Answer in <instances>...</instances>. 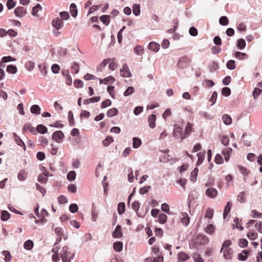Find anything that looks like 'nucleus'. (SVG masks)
Segmentation results:
<instances>
[{
  "label": "nucleus",
  "mask_w": 262,
  "mask_h": 262,
  "mask_svg": "<svg viewBox=\"0 0 262 262\" xmlns=\"http://www.w3.org/2000/svg\"><path fill=\"white\" fill-rule=\"evenodd\" d=\"M246 43L244 39L241 38L237 40V47L240 50H243L246 47Z\"/></svg>",
  "instance_id": "nucleus-29"
},
{
  "label": "nucleus",
  "mask_w": 262,
  "mask_h": 262,
  "mask_svg": "<svg viewBox=\"0 0 262 262\" xmlns=\"http://www.w3.org/2000/svg\"><path fill=\"white\" fill-rule=\"evenodd\" d=\"M110 16L107 15H103L100 17V20L105 25H108L110 23Z\"/></svg>",
  "instance_id": "nucleus-31"
},
{
  "label": "nucleus",
  "mask_w": 262,
  "mask_h": 262,
  "mask_svg": "<svg viewBox=\"0 0 262 262\" xmlns=\"http://www.w3.org/2000/svg\"><path fill=\"white\" fill-rule=\"evenodd\" d=\"M41 108L37 104H34L30 108V112L32 114L39 115L40 114Z\"/></svg>",
  "instance_id": "nucleus-14"
},
{
  "label": "nucleus",
  "mask_w": 262,
  "mask_h": 262,
  "mask_svg": "<svg viewBox=\"0 0 262 262\" xmlns=\"http://www.w3.org/2000/svg\"><path fill=\"white\" fill-rule=\"evenodd\" d=\"M233 222L236 225V227L239 229L240 230H243V227L241 225L239 226V224H241V220H239L238 218L237 217H236L233 220Z\"/></svg>",
  "instance_id": "nucleus-55"
},
{
  "label": "nucleus",
  "mask_w": 262,
  "mask_h": 262,
  "mask_svg": "<svg viewBox=\"0 0 262 262\" xmlns=\"http://www.w3.org/2000/svg\"><path fill=\"white\" fill-rule=\"evenodd\" d=\"M52 24L56 30H60L63 26V23L59 18L53 20Z\"/></svg>",
  "instance_id": "nucleus-8"
},
{
  "label": "nucleus",
  "mask_w": 262,
  "mask_h": 262,
  "mask_svg": "<svg viewBox=\"0 0 262 262\" xmlns=\"http://www.w3.org/2000/svg\"><path fill=\"white\" fill-rule=\"evenodd\" d=\"M55 232L58 237H62L63 239L66 240L68 238L67 234L62 228L56 227L54 229Z\"/></svg>",
  "instance_id": "nucleus-5"
},
{
  "label": "nucleus",
  "mask_w": 262,
  "mask_h": 262,
  "mask_svg": "<svg viewBox=\"0 0 262 262\" xmlns=\"http://www.w3.org/2000/svg\"><path fill=\"white\" fill-rule=\"evenodd\" d=\"M2 255L5 256L4 260L5 262H10L11 259L10 253L8 251H3Z\"/></svg>",
  "instance_id": "nucleus-35"
},
{
  "label": "nucleus",
  "mask_w": 262,
  "mask_h": 262,
  "mask_svg": "<svg viewBox=\"0 0 262 262\" xmlns=\"http://www.w3.org/2000/svg\"><path fill=\"white\" fill-rule=\"evenodd\" d=\"M118 114V110L116 108H112L107 111L106 115L108 117H113L117 115Z\"/></svg>",
  "instance_id": "nucleus-23"
},
{
  "label": "nucleus",
  "mask_w": 262,
  "mask_h": 262,
  "mask_svg": "<svg viewBox=\"0 0 262 262\" xmlns=\"http://www.w3.org/2000/svg\"><path fill=\"white\" fill-rule=\"evenodd\" d=\"M76 172L75 171H71L67 174V179L69 181H74L76 178Z\"/></svg>",
  "instance_id": "nucleus-39"
},
{
  "label": "nucleus",
  "mask_w": 262,
  "mask_h": 262,
  "mask_svg": "<svg viewBox=\"0 0 262 262\" xmlns=\"http://www.w3.org/2000/svg\"><path fill=\"white\" fill-rule=\"evenodd\" d=\"M64 137L63 132L61 130H57L53 133L52 138L57 143H61Z\"/></svg>",
  "instance_id": "nucleus-3"
},
{
  "label": "nucleus",
  "mask_w": 262,
  "mask_h": 262,
  "mask_svg": "<svg viewBox=\"0 0 262 262\" xmlns=\"http://www.w3.org/2000/svg\"><path fill=\"white\" fill-rule=\"evenodd\" d=\"M232 206V203L230 202H228L226 206L225 207L224 213H223V217L224 219H225L228 214L230 212L231 210V207Z\"/></svg>",
  "instance_id": "nucleus-22"
},
{
  "label": "nucleus",
  "mask_w": 262,
  "mask_h": 262,
  "mask_svg": "<svg viewBox=\"0 0 262 262\" xmlns=\"http://www.w3.org/2000/svg\"><path fill=\"white\" fill-rule=\"evenodd\" d=\"M221 141L224 145L227 146L229 143V139L228 136H223L221 138Z\"/></svg>",
  "instance_id": "nucleus-42"
},
{
  "label": "nucleus",
  "mask_w": 262,
  "mask_h": 262,
  "mask_svg": "<svg viewBox=\"0 0 262 262\" xmlns=\"http://www.w3.org/2000/svg\"><path fill=\"white\" fill-rule=\"evenodd\" d=\"M15 6V2L13 0H8L7 2V7L8 9L10 10L14 8Z\"/></svg>",
  "instance_id": "nucleus-60"
},
{
  "label": "nucleus",
  "mask_w": 262,
  "mask_h": 262,
  "mask_svg": "<svg viewBox=\"0 0 262 262\" xmlns=\"http://www.w3.org/2000/svg\"><path fill=\"white\" fill-rule=\"evenodd\" d=\"M131 206L133 210H134L136 212V214L138 217H144L139 212V210L140 207V204L138 201H134L133 202Z\"/></svg>",
  "instance_id": "nucleus-6"
},
{
  "label": "nucleus",
  "mask_w": 262,
  "mask_h": 262,
  "mask_svg": "<svg viewBox=\"0 0 262 262\" xmlns=\"http://www.w3.org/2000/svg\"><path fill=\"white\" fill-rule=\"evenodd\" d=\"M156 120V116L152 114L148 117L149 126L151 128H154L156 126L155 122Z\"/></svg>",
  "instance_id": "nucleus-13"
},
{
  "label": "nucleus",
  "mask_w": 262,
  "mask_h": 262,
  "mask_svg": "<svg viewBox=\"0 0 262 262\" xmlns=\"http://www.w3.org/2000/svg\"><path fill=\"white\" fill-rule=\"evenodd\" d=\"M112 60V59L111 58H107L104 59L102 63H101L99 68H97V70H100V71H102V69L104 67H105L107 64L110 62Z\"/></svg>",
  "instance_id": "nucleus-44"
},
{
  "label": "nucleus",
  "mask_w": 262,
  "mask_h": 262,
  "mask_svg": "<svg viewBox=\"0 0 262 262\" xmlns=\"http://www.w3.org/2000/svg\"><path fill=\"white\" fill-rule=\"evenodd\" d=\"M151 188L150 186H144L141 188L139 190V193L141 194H144L148 192L149 190Z\"/></svg>",
  "instance_id": "nucleus-54"
},
{
  "label": "nucleus",
  "mask_w": 262,
  "mask_h": 262,
  "mask_svg": "<svg viewBox=\"0 0 262 262\" xmlns=\"http://www.w3.org/2000/svg\"><path fill=\"white\" fill-rule=\"evenodd\" d=\"M167 215L164 213H161L158 216V222L160 224H164L167 221Z\"/></svg>",
  "instance_id": "nucleus-37"
},
{
  "label": "nucleus",
  "mask_w": 262,
  "mask_h": 262,
  "mask_svg": "<svg viewBox=\"0 0 262 262\" xmlns=\"http://www.w3.org/2000/svg\"><path fill=\"white\" fill-rule=\"evenodd\" d=\"M27 172L25 170H21L19 171L17 175V178L19 181H24L27 177Z\"/></svg>",
  "instance_id": "nucleus-26"
},
{
  "label": "nucleus",
  "mask_w": 262,
  "mask_h": 262,
  "mask_svg": "<svg viewBox=\"0 0 262 262\" xmlns=\"http://www.w3.org/2000/svg\"><path fill=\"white\" fill-rule=\"evenodd\" d=\"M251 216L253 218H258L262 216V213L257 211L255 210H253L251 211Z\"/></svg>",
  "instance_id": "nucleus-63"
},
{
  "label": "nucleus",
  "mask_w": 262,
  "mask_h": 262,
  "mask_svg": "<svg viewBox=\"0 0 262 262\" xmlns=\"http://www.w3.org/2000/svg\"><path fill=\"white\" fill-rule=\"evenodd\" d=\"M189 258V256L183 252H180L178 255V260L179 262H183L186 261Z\"/></svg>",
  "instance_id": "nucleus-17"
},
{
  "label": "nucleus",
  "mask_w": 262,
  "mask_h": 262,
  "mask_svg": "<svg viewBox=\"0 0 262 262\" xmlns=\"http://www.w3.org/2000/svg\"><path fill=\"white\" fill-rule=\"evenodd\" d=\"M36 130L39 133L45 134L47 133L48 129L45 125L39 124L36 126Z\"/></svg>",
  "instance_id": "nucleus-20"
},
{
  "label": "nucleus",
  "mask_w": 262,
  "mask_h": 262,
  "mask_svg": "<svg viewBox=\"0 0 262 262\" xmlns=\"http://www.w3.org/2000/svg\"><path fill=\"white\" fill-rule=\"evenodd\" d=\"M215 162L216 164H221L223 163V159L221 155L217 154L216 155L215 157Z\"/></svg>",
  "instance_id": "nucleus-57"
},
{
  "label": "nucleus",
  "mask_w": 262,
  "mask_h": 262,
  "mask_svg": "<svg viewBox=\"0 0 262 262\" xmlns=\"http://www.w3.org/2000/svg\"><path fill=\"white\" fill-rule=\"evenodd\" d=\"M133 147L134 148H138L141 145L142 142L141 139L137 137H134L133 139Z\"/></svg>",
  "instance_id": "nucleus-25"
},
{
  "label": "nucleus",
  "mask_w": 262,
  "mask_h": 262,
  "mask_svg": "<svg viewBox=\"0 0 262 262\" xmlns=\"http://www.w3.org/2000/svg\"><path fill=\"white\" fill-rule=\"evenodd\" d=\"M59 15H60V16L61 17V19L63 20H67L70 17L69 14L67 11L61 12L59 13Z\"/></svg>",
  "instance_id": "nucleus-45"
},
{
  "label": "nucleus",
  "mask_w": 262,
  "mask_h": 262,
  "mask_svg": "<svg viewBox=\"0 0 262 262\" xmlns=\"http://www.w3.org/2000/svg\"><path fill=\"white\" fill-rule=\"evenodd\" d=\"M262 93V90L255 88L252 93V95L254 99H256L260 94Z\"/></svg>",
  "instance_id": "nucleus-36"
},
{
  "label": "nucleus",
  "mask_w": 262,
  "mask_h": 262,
  "mask_svg": "<svg viewBox=\"0 0 262 262\" xmlns=\"http://www.w3.org/2000/svg\"><path fill=\"white\" fill-rule=\"evenodd\" d=\"M120 75L123 77H130L132 76L127 64L123 65L122 69L120 70Z\"/></svg>",
  "instance_id": "nucleus-4"
},
{
  "label": "nucleus",
  "mask_w": 262,
  "mask_h": 262,
  "mask_svg": "<svg viewBox=\"0 0 262 262\" xmlns=\"http://www.w3.org/2000/svg\"><path fill=\"white\" fill-rule=\"evenodd\" d=\"M173 136L176 139H184L186 137L185 134H183V128L178 124L174 126Z\"/></svg>",
  "instance_id": "nucleus-1"
},
{
  "label": "nucleus",
  "mask_w": 262,
  "mask_h": 262,
  "mask_svg": "<svg viewBox=\"0 0 262 262\" xmlns=\"http://www.w3.org/2000/svg\"><path fill=\"white\" fill-rule=\"evenodd\" d=\"M58 201L60 204L66 203L68 202V199L65 196L60 195L58 197Z\"/></svg>",
  "instance_id": "nucleus-61"
},
{
  "label": "nucleus",
  "mask_w": 262,
  "mask_h": 262,
  "mask_svg": "<svg viewBox=\"0 0 262 262\" xmlns=\"http://www.w3.org/2000/svg\"><path fill=\"white\" fill-rule=\"evenodd\" d=\"M148 48L155 52H157L160 49V45L155 42H151L148 45Z\"/></svg>",
  "instance_id": "nucleus-16"
},
{
  "label": "nucleus",
  "mask_w": 262,
  "mask_h": 262,
  "mask_svg": "<svg viewBox=\"0 0 262 262\" xmlns=\"http://www.w3.org/2000/svg\"><path fill=\"white\" fill-rule=\"evenodd\" d=\"M134 88L132 86L128 87L124 92V96H128L134 92Z\"/></svg>",
  "instance_id": "nucleus-59"
},
{
  "label": "nucleus",
  "mask_w": 262,
  "mask_h": 262,
  "mask_svg": "<svg viewBox=\"0 0 262 262\" xmlns=\"http://www.w3.org/2000/svg\"><path fill=\"white\" fill-rule=\"evenodd\" d=\"M125 205L124 203L121 202L118 204L117 210L119 214L121 215L123 214L125 212Z\"/></svg>",
  "instance_id": "nucleus-28"
},
{
  "label": "nucleus",
  "mask_w": 262,
  "mask_h": 262,
  "mask_svg": "<svg viewBox=\"0 0 262 262\" xmlns=\"http://www.w3.org/2000/svg\"><path fill=\"white\" fill-rule=\"evenodd\" d=\"M232 151V148L230 147L225 148L222 150V154L224 156L225 160L228 162L230 159V152Z\"/></svg>",
  "instance_id": "nucleus-12"
},
{
  "label": "nucleus",
  "mask_w": 262,
  "mask_h": 262,
  "mask_svg": "<svg viewBox=\"0 0 262 262\" xmlns=\"http://www.w3.org/2000/svg\"><path fill=\"white\" fill-rule=\"evenodd\" d=\"M144 49L141 46H137L134 48V52L138 55H141Z\"/></svg>",
  "instance_id": "nucleus-50"
},
{
  "label": "nucleus",
  "mask_w": 262,
  "mask_h": 262,
  "mask_svg": "<svg viewBox=\"0 0 262 262\" xmlns=\"http://www.w3.org/2000/svg\"><path fill=\"white\" fill-rule=\"evenodd\" d=\"M14 13L16 16L21 17L26 14V11L24 7H18L15 9Z\"/></svg>",
  "instance_id": "nucleus-10"
},
{
  "label": "nucleus",
  "mask_w": 262,
  "mask_h": 262,
  "mask_svg": "<svg viewBox=\"0 0 262 262\" xmlns=\"http://www.w3.org/2000/svg\"><path fill=\"white\" fill-rule=\"evenodd\" d=\"M226 66L228 69L234 70L235 68V61L233 60H230L227 62Z\"/></svg>",
  "instance_id": "nucleus-47"
},
{
  "label": "nucleus",
  "mask_w": 262,
  "mask_h": 262,
  "mask_svg": "<svg viewBox=\"0 0 262 262\" xmlns=\"http://www.w3.org/2000/svg\"><path fill=\"white\" fill-rule=\"evenodd\" d=\"M235 57L239 59H243L245 57H247V55L245 53L237 51L235 53Z\"/></svg>",
  "instance_id": "nucleus-43"
},
{
  "label": "nucleus",
  "mask_w": 262,
  "mask_h": 262,
  "mask_svg": "<svg viewBox=\"0 0 262 262\" xmlns=\"http://www.w3.org/2000/svg\"><path fill=\"white\" fill-rule=\"evenodd\" d=\"M70 11L72 17H75L77 16L78 14V10L77 9L76 5L75 4L72 3L71 4L70 7Z\"/></svg>",
  "instance_id": "nucleus-15"
},
{
  "label": "nucleus",
  "mask_w": 262,
  "mask_h": 262,
  "mask_svg": "<svg viewBox=\"0 0 262 262\" xmlns=\"http://www.w3.org/2000/svg\"><path fill=\"white\" fill-rule=\"evenodd\" d=\"M140 6L139 4H135L133 6V13L135 16H139L140 14Z\"/></svg>",
  "instance_id": "nucleus-24"
},
{
  "label": "nucleus",
  "mask_w": 262,
  "mask_h": 262,
  "mask_svg": "<svg viewBox=\"0 0 262 262\" xmlns=\"http://www.w3.org/2000/svg\"><path fill=\"white\" fill-rule=\"evenodd\" d=\"M248 241L246 238H241L238 240V245L241 248H245L248 245Z\"/></svg>",
  "instance_id": "nucleus-40"
},
{
  "label": "nucleus",
  "mask_w": 262,
  "mask_h": 262,
  "mask_svg": "<svg viewBox=\"0 0 262 262\" xmlns=\"http://www.w3.org/2000/svg\"><path fill=\"white\" fill-rule=\"evenodd\" d=\"M68 250L69 248L67 246H63L60 252L62 262H70V260L68 259V257L70 254Z\"/></svg>",
  "instance_id": "nucleus-2"
},
{
  "label": "nucleus",
  "mask_w": 262,
  "mask_h": 262,
  "mask_svg": "<svg viewBox=\"0 0 262 262\" xmlns=\"http://www.w3.org/2000/svg\"><path fill=\"white\" fill-rule=\"evenodd\" d=\"M7 71L11 74H15L17 72V68L15 66L10 64L7 67Z\"/></svg>",
  "instance_id": "nucleus-33"
},
{
  "label": "nucleus",
  "mask_w": 262,
  "mask_h": 262,
  "mask_svg": "<svg viewBox=\"0 0 262 262\" xmlns=\"http://www.w3.org/2000/svg\"><path fill=\"white\" fill-rule=\"evenodd\" d=\"M194 131V129L192 127V124L190 122H188L185 129V136H187L188 135H189L191 132H193Z\"/></svg>",
  "instance_id": "nucleus-18"
},
{
  "label": "nucleus",
  "mask_w": 262,
  "mask_h": 262,
  "mask_svg": "<svg viewBox=\"0 0 262 262\" xmlns=\"http://www.w3.org/2000/svg\"><path fill=\"white\" fill-rule=\"evenodd\" d=\"M214 211L212 209L208 208L205 213V217L212 219L213 217Z\"/></svg>",
  "instance_id": "nucleus-56"
},
{
  "label": "nucleus",
  "mask_w": 262,
  "mask_h": 262,
  "mask_svg": "<svg viewBox=\"0 0 262 262\" xmlns=\"http://www.w3.org/2000/svg\"><path fill=\"white\" fill-rule=\"evenodd\" d=\"M205 194L210 198H214L217 194V191L215 188H209L205 192Z\"/></svg>",
  "instance_id": "nucleus-7"
},
{
  "label": "nucleus",
  "mask_w": 262,
  "mask_h": 262,
  "mask_svg": "<svg viewBox=\"0 0 262 262\" xmlns=\"http://www.w3.org/2000/svg\"><path fill=\"white\" fill-rule=\"evenodd\" d=\"M51 69L53 73L57 74L59 71L60 67L57 64H54L52 66Z\"/></svg>",
  "instance_id": "nucleus-62"
},
{
  "label": "nucleus",
  "mask_w": 262,
  "mask_h": 262,
  "mask_svg": "<svg viewBox=\"0 0 262 262\" xmlns=\"http://www.w3.org/2000/svg\"><path fill=\"white\" fill-rule=\"evenodd\" d=\"M10 216L9 213L5 210H3L1 212V219L3 221H7Z\"/></svg>",
  "instance_id": "nucleus-32"
},
{
  "label": "nucleus",
  "mask_w": 262,
  "mask_h": 262,
  "mask_svg": "<svg viewBox=\"0 0 262 262\" xmlns=\"http://www.w3.org/2000/svg\"><path fill=\"white\" fill-rule=\"evenodd\" d=\"M13 136L14 140L16 143L20 146H24L25 147V145L22 140L19 138V136L17 135L16 133H13Z\"/></svg>",
  "instance_id": "nucleus-30"
},
{
  "label": "nucleus",
  "mask_w": 262,
  "mask_h": 262,
  "mask_svg": "<svg viewBox=\"0 0 262 262\" xmlns=\"http://www.w3.org/2000/svg\"><path fill=\"white\" fill-rule=\"evenodd\" d=\"M113 141V139L112 137L110 136H107L106 138L102 141V144L105 146H108Z\"/></svg>",
  "instance_id": "nucleus-41"
},
{
  "label": "nucleus",
  "mask_w": 262,
  "mask_h": 262,
  "mask_svg": "<svg viewBox=\"0 0 262 262\" xmlns=\"http://www.w3.org/2000/svg\"><path fill=\"white\" fill-rule=\"evenodd\" d=\"M74 84L77 88H81L83 86V81L80 79H76L74 80Z\"/></svg>",
  "instance_id": "nucleus-52"
},
{
  "label": "nucleus",
  "mask_w": 262,
  "mask_h": 262,
  "mask_svg": "<svg viewBox=\"0 0 262 262\" xmlns=\"http://www.w3.org/2000/svg\"><path fill=\"white\" fill-rule=\"evenodd\" d=\"M219 23L222 26H226L228 24L229 20L227 17L223 16L220 18Z\"/></svg>",
  "instance_id": "nucleus-38"
},
{
  "label": "nucleus",
  "mask_w": 262,
  "mask_h": 262,
  "mask_svg": "<svg viewBox=\"0 0 262 262\" xmlns=\"http://www.w3.org/2000/svg\"><path fill=\"white\" fill-rule=\"evenodd\" d=\"M123 236L121 231V227L120 225H118L115 230L113 232V236L114 238H121Z\"/></svg>",
  "instance_id": "nucleus-9"
},
{
  "label": "nucleus",
  "mask_w": 262,
  "mask_h": 262,
  "mask_svg": "<svg viewBox=\"0 0 262 262\" xmlns=\"http://www.w3.org/2000/svg\"><path fill=\"white\" fill-rule=\"evenodd\" d=\"M41 10V6L40 4H38L36 6L33 8L32 14L33 15H37V12Z\"/></svg>",
  "instance_id": "nucleus-51"
},
{
  "label": "nucleus",
  "mask_w": 262,
  "mask_h": 262,
  "mask_svg": "<svg viewBox=\"0 0 262 262\" xmlns=\"http://www.w3.org/2000/svg\"><path fill=\"white\" fill-rule=\"evenodd\" d=\"M198 173V169L195 168L191 172L190 179L192 182H195L196 181V177Z\"/></svg>",
  "instance_id": "nucleus-27"
},
{
  "label": "nucleus",
  "mask_w": 262,
  "mask_h": 262,
  "mask_svg": "<svg viewBox=\"0 0 262 262\" xmlns=\"http://www.w3.org/2000/svg\"><path fill=\"white\" fill-rule=\"evenodd\" d=\"M181 222L185 226H187L189 223V219L186 213H182L181 216Z\"/></svg>",
  "instance_id": "nucleus-11"
},
{
  "label": "nucleus",
  "mask_w": 262,
  "mask_h": 262,
  "mask_svg": "<svg viewBox=\"0 0 262 262\" xmlns=\"http://www.w3.org/2000/svg\"><path fill=\"white\" fill-rule=\"evenodd\" d=\"M222 94L225 96H229L231 94L230 89L228 87H224L222 90Z\"/></svg>",
  "instance_id": "nucleus-46"
},
{
  "label": "nucleus",
  "mask_w": 262,
  "mask_h": 262,
  "mask_svg": "<svg viewBox=\"0 0 262 262\" xmlns=\"http://www.w3.org/2000/svg\"><path fill=\"white\" fill-rule=\"evenodd\" d=\"M78 210V207L76 204H71L69 206V210L72 213H76Z\"/></svg>",
  "instance_id": "nucleus-49"
},
{
  "label": "nucleus",
  "mask_w": 262,
  "mask_h": 262,
  "mask_svg": "<svg viewBox=\"0 0 262 262\" xmlns=\"http://www.w3.org/2000/svg\"><path fill=\"white\" fill-rule=\"evenodd\" d=\"M204 153L202 154L201 152H199L197 154V156L198 157V160L196 162V164L198 165H200L203 162L204 158Z\"/></svg>",
  "instance_id": "nucleus-53"
},
{
  "label": "nucleus",
  "mask_w": 262,
  "mask_h": 262,
  "mask_svg": "<svg viewBox=\"0 0 262 262\" xmlns=\"http://www.w3.org/2000/svg\"><path fill=\"white\" fill-rule=\"evenodd\" d=\"M189 33L192 36H196L198 34L197 29L194 27H192L189 29Z\"/></svg>",
  "instance_id": "nucleus-58"
},
{
  "label": "nucleus",
  "mask_w": 262,
  "mask_h": 262,
  "mask_svg": "<svg viewBox=\"0 0 262 262\" xmlns=\"http://www.w3.org/2000/svg\"><path fill=\"white\" fill-rule=\"evenodd\" d=\"M214 227L212 224L208 225L206 228V232L207 233L211 234L214 232Z\"/></svg>",
  "instance_id": "nucleus-64"
},
{
  "label": "nucleus",
  "mask_w": 262,
  "mask_h": 262,
  "mask_svg": "<svg viewBox=\"0 0 262 262\" xmlns=\"http://www.w3.org/2000/svg\"><path fill=\"white\" fill-rule=\"evenodd\" d=\"M33 247V243L31 240H28L26 241L24 245V247L25 249L30 250Z\"/></svg>",
  "instance_id": "nucleus-34"
},
{
  "label": "nucleus",
  "mask_w": 262,
  "mask_h": 262,
  "mask_svg": "<svg viewBox=\"0 0 262 262\" xmlns=\"http://www.w3.org/2000/svg\"><path fill=\"white\" fill-rule=\"evenodd\" d=\"M114 249L116 252H120L123 249V243L121 242H117L114 243Z\"/></svg>",
  "instance_id": "nucleus-21"
},
{
  "label": "nucleus",
  "mask_w": 262,
  "mask_h": 262,
  "mask_svg": "<svg viewBox=\"0 0 262 262\" xmlns=\"http://www.w3.org/2000/svg\"><path fill=\"white\" fill-rule=\"evenodd\" d=\"M222 120L223 122L226 125H230L232 123V118L231 117L227 114H224L222 116Z\"/></svg>",
  "instance_id": "nucleus-19"
},
{
  "label": "nucleus",
  "mask_w": 262,
  "mask_h": 262,
  "mask_svg": "<svg viewBox=\"0 0 262 262\" xmlns=\"http://www.w3.org/2000/svg\"><path fill=\"white\" fill-rule=\"evenodd\" d=\"M147 260H150L151 262H163V257L161 256H159L156 257L148 258Z\"/></svg>",
  "instance_id": "nucleus-48"
}]
</instances>
